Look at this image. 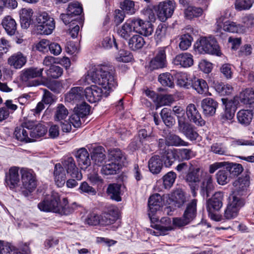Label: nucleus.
<instances>
[{"mask_svg": "<svg viewBox=\"0 0 254 254\" xmlns=\"http://www.w3.org/2000/svg\"><path fill=\"white\" fill-rule=\"evenodd\" d=\"M118 216L110 213H105L100 216V224L108 225L114 223L117 219Z\"/></svg>", "mask_w": 254, "mask_h": 254, "instance_id": "603ef678", "label": "nucleus"}, {"mask_svg": "<svg viewBox=\"0 0 254 254\" xmlns=\"http://www.w3.org/2000/svg\"><path fill=\"white\" fill-rule=\"evenodd\" d=\"M148 204V215L150 221L152 223L157 222L159 220V217L156 214L163 206L162 196L158 193L152 195L149 198Z\"/></svg>", "mask_w": 254, "mask_h": 254, "instance_id": "1a4fd4ad", "label": "nucleus"}, {"mask_svg": "<svg viewBox=\"0 0 254 254\" xmlns=\"http://www.w3.org/2000/svg\"><path fill=\"white\" fill-rule=\"evenodd\" d=\"M37 31L40 34H51L55 28L53 18L50 16L46 11H39L37 14Z\"/></svg>", "mask_w": 254, "mask_h": 254, "instance_id": "7ed1b4c3", "label": "nucleus"}, {"mask_svg": "<svg viewBox=\"0 0 254 254\" xmlns=\"http://www.w3.org/2000/svg\"><path fill=\"white\" fill-rule=\"evenodd\" d=\"M191 87H192L198 94L205 95H210L208 92V86L206 82L199 78H194L191 81Z\"/></svg>", "mask_w": 254, "mask_h": 254, "instance_id": "c756f323", "label": "nucleus"}, {"mask_svg": "<svg viewBox=\"0 0 254 254\" xmlns=\"http://www.w3.org/2000/svg\"><path fill=\"white\" fill-rule=\"evenodd\" d=\"M128 20L132 27V29L133 32L146 37L152 34L153 26L150 22L144 21L139 17H133Z\"/></svg>", "mask_w": 254, "mask_h": 254, "instance_id": "39448f33", "label": "nucleus"}, {"mask_svg": "<svg viewBox=\"0 0 254 254\" xmlns=\"http://www.w3.org/2000/svg\"><path fill=\"white\" fill-rule=\"evenodd\" d=\"M160 115L164 123L166 126L171 127L174 126L175 123V120L171 116L169 109L166 108H163L160 113Z\"/></svg>", "mask_w": 254, "mask_h": 254, "instance_id": "de8ad7c7", "label": "nucleus"}, {"mask_svg": "<svg viewBox=\"0 0 254 254\" xmlns=\"http://www.w3.org/2000/svg\"><path fill=\"white\" fill-rule=\"evenodd\" d=\"M166 144L168 146H187L189 143L181 139L179 136L173 134L169 133L166 137L165 139Z\"/></svg>", "mask_w": 254, "mask_h": 254, "instance_id": "e433bc0d", "label": "nucleus"}, {"mask_svg": "<svg viewBox=\"0 0 254 254\" xmlns=\"http://www.w3.org/2000/svg\"><path fill=\"white\" fill-rule=\"evenodd\" d=\"M226 169L229 172L231 178L238 176L243 170L242 166L240 164L230 163L226 167Z\"/></svg>", "mask_w": 254, "mask_h": 254, "instance_id": "5fc2aeb1", "label": "nucleus"}, {"mask_svg": "<svg viewBox=\"0 0 254 254\" xmlns=\"http://www.w3.org/2000/svg\"><path fill=\"white\" fill-rule=\"evenodd\" d=\"M158 81L164 86L172 87L174 85L173 76L168 72L161 74L158 77Z\"/></svg>", "mask_w": 254, "mask_h": 254, "instance_id": "3c124183", "label": "nucleus"}, {"mask_svg": "<svg viewBox=\"0 0 254 254\" xmlns=\"http://www.w3.org/2000/svg\"><path fill=\"white\" fill-rule=\"evenodd\" d=\"M54 175L56 185L60 188L64 186L66 178L64 168L61 164L58 163L55 165Z\"/></svg>", "mask_w": 254, "mask_h": 254, "instance_id": "a878e982", "label": "nucleus"}, {"mask_svg": "<svg viewBox=\"0 0 254 254\" xmlns=\"http://www.w3.org/2000/svg\"><path fill=\"white\" fill-rule=\"evenodd\" d=\"M108 159L109 161L119 163V165L122 166L126 160V156L120 149L115 148L109 151Z\"/></svg>", "mask_w": 254, "mask_h": 254, "instance_id": "473e14b6", "label": "nucleus"}, {"mask_svg": "<svg viewBox=\"0 0 254 254\" xmlns=\"http://www.w3.org/2000/svg\"><path fill=\"white\" fill-rule=\"evenodd\" d=\"M216 90L221 95H228L232 93L233 87L229 84L221 83L216 86Z\"/></svg>", "mask_w": 254, "mask_h": 254, "instance_id": "774afa93", "label": "nucleus"}, {"mask_svg": "<svg viewBox=\"0 0 254 254\" xmlns=\"http://www.w3.org/2000/svg\"><path fill=\"white\" fill-rule=\"evenodd\" d=\"M78 190L80 193H86L90 195H95L97 193L96 190L85 181L80 184Z\"/></svg>", "mask_w": 254, "mask_h": 254, "instance_id": "052dcab7", "label": "nucleus"}, {"mask_svg": "<svg viewBox=\"0 0 254 254\" xmlns=\"http://www.w3.org/2000/svg\"><path fill=\"white\" fill-rule=\"evenodd\" d=\"M197 199H192L187 204L182 217L173 218V224L176 227L180 228L185 226L195 219L197 213Z\"/></svg>", "mask_w": 254, "mask_h": 254, "instance_id": "f03ea898", "label": "nucleus"}, {"mask_svg": "<svg viewBox=\"0 0 254 254\" xmlns=\"http://www.w3.org/2000/svg\"><path fill=\"white\" fill-rule=\"evenodd\" d=\"M148 166L149 171L152 174H158L162 169V161L158 155H154L149 160Z\"/></svg>", "mask_w": 254, "mask_h": 254, "instance_id": "72a5a7b5", "label": "nucleus"}, {"mask_svg": "<svg viewBox=\"0 0 254 254\" xmlns=\"http://www.w3.org/2000/svg\"><path fill=\"white\" fill-rule=\"evenodd\" d=\"M1 24L8 35L12 36L15 34L17 29V24L11 16L8 15L4 17L2 20Z\"/></svg>", "mask_w": 254, "mask_h": 254, "instance_id": "c85d7f7f", "label": "nucleus"}, {"mask_svg": "<svg viewBox=\"0 0 254 254\" xmlns=\"http://www.w3.org/2000/svg\"><path fill=\"white\" fill-rule=\"evenodd\" d=\"M200 168H190V171L186 177V180L189 183H197L200 181Z\"/></svg>", "mask_w": 254, "mask_h": 254, "instance_id": "8fccbe9b", "label": "nucleus"}, {"mask_svg": "<svg viewBox=\"0 0 254 254\" xmlns=\"http://www.w3.org/2000/svg\"><path fill=\"white\" fill-rule=\"evenodd\" d=\"M250 185V178L248 176L239 178L233 183L234 190L238 194L243 195Z\"/></svg>", "mask_w": 254, "mask_h": 254, "instance_id": "cd10ccee", "label": "nucleus"}, {"mask_svg": "<svg viewBox=\"0 0 254 254\" xmlns=\"http://www.w3.org/2000/svg\"><path fill=\"white\" fill-rule=\"evenodd\" d=\"M27 62V58L21 52H17L11 55L7 60L8 64L15 69L23 67Z\"/></svg>", "mask_w": 254, "mask_h": 254, "instance_id": "4be33fe9", "label": "nucleus"}, {"mask_svg": "<svg viewBox=\"0 0 254 254\" xmlns=\"http://www.w3.org/2000/svg\"><path fill=\"white\" fill-rule=\"evenodd\" d=\"M167 30V28L165 24H160L158 26L154 35L157 42L161 41L165 37Z\"/></svg>", "mask_w": 254, "mask_h": 254, "instance_id": "338daca9", "label": "nucleus"}, {"mask_svg": "<svg viewBox=\"0 0 254 254\" xmlns=\"http://www.w3.org/2000/svg\"><path fill=\"white\" fill-rule=\"evenodd\" d=\"M170 50V47L168 46L159 47L156 50L155 57L150 62L149 68L150 70L162 68L166 66V53Z\"/></svg>", "mask_w": 254, "mask_h": 254, "instance_id": "6e6552de", "label": "nucleus"}, {"mask_svg": "<svg viewBox=\"0 0 254 254\" xmlns=\"http://www.w3.org/2000/svg\"><path fill=\"white\" fill-rule=\"evenodd\" d=\"M25 127H27L25 125L17 127L14 131L15 137L17 140L20 141L32 142L31 137L28 135L30 128L25 129Z\"/></svg>", "mask_w": 254, "mask_h": 254, "instance_id": "f704fd0d", "label": "nucleus"}, {"mask_svg": "<svg viewBox=\"0 0 254 254\" xmlns=\"http://www.w3.org/2000/svg\"><path fill=\"white\" fill-rule=\"evenodd\" d=\"M174 101L173 97L171 95H164L158 96L156 102V109L163 106L170 105Z\"/></svg>", "mask_w": 254, "mask_h": 254, "instance_id": "6e6d98bb", "label": "nucleus"}, {"mask_svg": "<svg viewBox=\"0 0 254 254\" xmlns=\"http://www.w3.org/2000/svg\"><path fill=\"white\" fill-rule=\"evenodd\" d=\"M43 69V68L33 67L26 68L22 71L21 79L29 87L39 85L40 81L34 78L42 76Z\"/></svg>", "mask_w": 254, "mask_h": 254, "instance_id": "20e7f679", "label": "nucleus"}, {"mask_svg": "<svg viewBox=\"0 0 254 254\" xmlns=\"http://www.w3.org/2000/svg\"><path fill=\"white\" fill-rule=\"evenodd\" d=\"M198 52L200 54H209L219 55L220 53L219 46L213 38H202L199 41L197 47Z\"/></svg>", "mask_w": 254, "mask_h": 254, "instance_id": "423d86ee", "label": "nucleus"}, {"mask_svg": "<svg viewBox=\"0 0 254 254\" xmlns=\"http://www.w3.org/2000/svg\"><path fill=\"white\" fill-rule=\"evenodd\" d=\"M21 174L23 187L30 191H32L36 186L33 171L28 169L22 168L21 170Z\"/></svg>", "mask_w": 254, "mask_h": 254, "instance_id": "ddd939ff", "label": "nucleus"}, {"mask_svg": "<svg viewBox=\"0 0 254 254\" xmlns=\"http://www.w3.org/2000/svg\"><path fill=\"white\" fill-rule=\"evenodd\" d=\"M179 47L182 50H187L191 44L193 38L189 34L182 35L180 38Z\"/></svg>", "mask_w": 254, "mask_h": 254, "instance_id": "864d4df0", "label": "nucleus"}, {"mask_svg": "<svg viewBox=\"0 0 254 254\" xmlns=\"http://www.w3.org/2000/svg\"><path fill=\"white\" fill-rule=\"evenodd\" d=\"M29 132L32 142L35 141L36 139L44 136L47 132V128L45 126L39 124L33 128L30 129Z\"/></svg>", "mask_w": 254, "mask_h": 254, "instance_id": "a19ab883", "label": "nucleus"}, {"mask_svg": "<svg viewBox=\"0 0 254 254\" xmlns=\"http://www.w3.org/2000/svg\"><path fill=\"white\" fill-rule=\"evenodd\" d=\"M91 83L101 85L105 90V96L107 97L117 86L114 67L108 64L95 66L78 81V84L80 85H86Z\"/></svg>", "mask_w": 254, "mask_h": 254, "instance_id": "f257e3e1", "label": "nucleus"}, {"mask_svg": "<svg viewBox=\"0 0 254 254\" xmlns=\"http://www.w3.org/2000/svg\"><path fill=\"white\" fill-rule=\"evenodd\" d=\"M159 153L161 155L165 166L167 167L171 166L175 160L176 153L175 150L165 147L159 151Z\"/></svg>", "mask_w": 254, "mask_h": 254, "instance_id": "2f4dec72", "label": "nucleus"}, {"mask_svg": "<svg viewBox=\"0 0 254 254\" xmlns=\"http://www.w3.org/2000/svg\"><path fill=\"white\" fill-rule=\"evenodd\" d=\"M63 72L62 67L57 65L51 66L50 68L46 71V73L49 77L58 78L60 77Z\"/></svg>", "mask_w": 254, "mask_h": 254, "instance_id": "680f3d73", "label": "nucleus"}, {"mask_svg": "<svg viewBox=\"0 0 254 254\" xmlns=\"http://www.w3.org/2000/svg\"><path fill=\"white\" fill-rule=\"evenodd\" d=\"M223 194L217 192L207 201L206 208L208 212L218 211L223 206Z\"/></svg>", "mask_w": 254, "mask_h": 254, "instance_id": "2eb2a0df", "label": "nucleus"}, {"mask_svg": "<svg viewBox=\"0 0 254 254\" xmlns=\"http://www.w3.org/2000/svg\"><path fill=\"white\" fill-rule=\"evenodd\" d=\"M240 101L245 105H251L254 103V90L247 88L242 91L239 95Z\"/></svg>", "mask_w": 254, "mask_h": 254, "instance_id": "4c0bfd02", "label": "nucleus"}, {"mask_svg": "<svg viewBox=\"0 0 254 254\" xmlns=\"http://www.w3.org/2000/svg\"><path fill=\"white\" fill-rule=\"evenodd\" d=\"M186 201V197L182 190H176L169 196V204L172 205L175 208L182 207Z\"/></svg>", "mask_w": 254, "mask_h": 254, "instance_id": "6ab92c4d", "label": "nucleus"}, {"mask_svg": "<svg viewBox=\"0 0 254 254\" xmlns=\"http://www.w3.org/2000/svg\"><path fill=\"white\" fill-rule=\"evenodd\" d=\"M33 10L31 8H23L19 11L21 25L24 29L28 28L31 23Z\"/></svg>", "mask_w": 254, "mask_h": 254, "instance_id": "393cba45", "label": "nucleus"}, {"mask_svg": "<svg viewBox=\"0 0 254 254\" xmlns=\"http://www.w3.org/2000/svg\"><path fill=\"white\" fill-rule=\"evenodd\" d=\"M201 106L203 114L206 116L210 117L215 115L218 104L212 98H206L201 101Z\"/></svg>", "mask_w": 254, "mask_h": 254, "instance_id": "aec40b11", "label": "nucleus"}, {"mask_svg": "<svg viewBox=\"0 0 254 254\" xmlns=\"http://www.w3.org/2000/svg\"><path fill=\"white\" fill-rule=\"evenodd\" d=\"M121 187L118 184H111L108 186L107 193L111 199L117 201L121 200Z\"/></svg>", "mask_w": 254, "mask_h": 254, "instance_id": "ea45409f", "label": "nucleus"}, {"mask_svg": "<svg viewBox=\"0 0 254 254\" xmlns=\"http://www.w3.org/2000/svg\"><path fill=\"white\" fill-rule=\"evenodd\" d=\"M176 7V3L174 0H166L160 2L157 6V16L162 22L170 18Z\"/></svg>", "mask_w": 254, "mask_h": 254, "instance_id": "0eeeda50", "label": "nucleus"}, {"mask_svg": "<svg viewBox=\"0 0 254 254\" xmlns=\"http://www.w3.org/2000/svg\"><path fill=\"white\" fill-rule=\"evenodd\" d=\"M63 168L66 170V173L71 177L80 180L82 178L81 174L78 171L74 160L72 157H67L62 162Z\"/></svg>", "mask_w": 254, "mask_h": 254, "instance_id": "f3484780", "label": "nucleus"}, {"mask_svg": "<svg viewBox=\"0 0 254 254\" xmlns=\"http://www.w3.org/2000/svg\"><path fill=\"white\" fill-rule=\"evenodd\" d=\"M67 11L68 12V14H70L74 18L82 13V8L77 2L70 3L67 8Z\"/></svg>", "mask_w": 254, "mask_h": 254, "instance_id": "13d9d810", "label": "nucleus"}, {"mask_svg": "<svg viewBox=\"0 0 254 254\" xmlns=\"http://www.w3.org/2000/svg\"><path fill=\"white\" fill-rule=\"evenodd\" d=\"M104 149L99 147L94 150L91 155V158L94 163L98 166H101L105 161L106 156L103 153Z\"/></svg>", "mask_w": 254, "mask_h": 254, "instance_id": "37998d69", "label": "nucleus"}, {"mask_svg": "<svg viewBox=\"0 0 254 254\" xmlns=\"http://www.w3.org/2000/svg\"><path fill=\"white\" fill-rule=\"evenodd\" d=\"M19 181L18 168L17 167H11L8 172L5 173V182L6 186L11 190L13 189L18 186Z\"/></svg>", "mask_w": 254, "mask_h": 254, "instance_id": "dca6fc26", "label": "nucleus"}, {"mask_svg": "<svg viewBox=\"0 0 254 254\" xmlns=\"http://www.w3.org/2000/svg\"><path fill=\"white\" fill-rule=\"evenodd\" d=\"M79 166L82 169H86L91 164L89 154L84 148L78 149L75 154Z\"/></svg>", "mask_w": 254, "mask_h": 254, "instance_id": "5701e85b", "label": "nucleus"}, {"mask_svg": "<svg viewBox=\"0 0 254 254\" xmlns=\"http://www.w3.org/2000/svg\"><path fill=\"white\" fill-rule=\"evenodd\" d=\"M226 100L225 99H222L223 103L226 104L225 105V111L223 118L228 120H231L235 115V107L232 105V103L230 102L225 103L224 101Z\"/></svg>", "mask_w": 254, "mask_h": 254, "instance_id": "4d7b16f0", "label": "nucleus"}, {"mask_svg": "<svg viewBox=\"0 0 254 254\" xmlns=\"http://www.w3.org/2000/svg\"><path fill=\"white\" fill-rule=\"evenodd\" d=\"M63 204L64 205H61L59 204V209L60 210L58 212L67 215L74 211L75 205L74 204L70 206L67 205V200L65 198H63Z\"/></svg>", "mask_w": 254, "mask_h": 254, "instance_id": "e2e57ef3", "label": "nucleus"}, {"mask_svg": "<svg viewBox=\"0 0 254 254\" xmlns=\"http://www.w3.org/2000/svg\"><path fill=\"white\" fill-rule=\"evenodd\" d=\"M86 99L90 103H95L100 101L104 95L102 89L97 85H91L86 87L84 91Z\"/></svg>", "mask_w": 254, "mask_h": 254, "instance_id": "4468645a", "label": "nucleus"}, {"mask_svg": "<svg viewBox=\"0 0 254 254\" xmlns=\"http://www.w3.org/2000/svg\"><path fill=\"white\" fill-rule=\"evenodd\" d=\"M224 17L221 16L217 19L216 28L217 32L223 29L225 31L232 33H242L244 31L243 26L232 21H227L223 23Z\"/></svg>", "mask_w": 254, "mask_h": 254, "instance_id": "9b49d317", "label": "nucleus"}, {"mask_svg": "<svg viewBox=\"0 0 254 254\" xmlns=\"http://www.w3.org/2000/svg\"><path fill=\"white\" fill-rule=\"evenodd\" d=\"M186 114L188 119L195 125L202 127L205 125V121L202 118L194 104H190L188 105L186 108Z\"/></svg>", "mask_w": 254, "mask_h": 254, "instance_id": "f8f14e48", "label": "nucleus"}, {"mask_svg": "<svg viewBox=\"0 0 254 254\" xmlns=\"http://www.w3.org/2000/svg\"><path fill=\"white\" fill-rule=\"evenodd\" d=\"M229 172L226 168L219 170L216 174L217 183L220 185H225L228 183L232 178Z\"/></svg>", "mask_w": 254, "mask_h": 254, "instance_id": "49530a36", "label": "nucleus"}, {"mask_svg": "<svg viewBox=\"0 0 254 254\" xmlns=\"http://www.w3.org/2000/svg\"><path fill=\"white\" fill-rule=\"evenodd\" d=\"M253 1L252 0H236L235 1V8L238 10L249 9L253 5Z\"/></svg>", "mask_w": 254, "mask_h": 254, "instance_id": "0e129e2a", "label": "nucleus"}, {"mask_svg": "<svg viewBox=\"0 0 254 254\" xmlns=\"http://www.w3.org/2000/svg\"><path fill=\"white\" fill-rule=\"evenodd\" d=\"M68 112L63 104H58L55 109L54 119L55 121H60L64 120L68 116Z\"/></svg>", "mask_w": 254, "mask_h": 254, "instance_id": "09e8293b", "label": "nucleus"}, {"mask_svg": "<svg viewBox=\"0 0 254 254\" xmlns=\"http://www.w3.org/2000/svg\"><path fill=\"white\" fill-rule=\"evenodd\" d=\"M128 20H127L117 31L119 36L126 40L128 39L132 35V30Z\"/></svg>", "mask_w": 254, "mask_h": 254, "instance_id": "79ce46f5", "label": "nucleus"}, {"mask_svg": "<svg viewBox=\"0 0 254 254\" xmlns=\"http://www.w3.org/2000/svg\"><path fill=\"white\" fill-rule=\"evenodd\" d=\"M244 205V200L235 195L230 198V202L224 212L225 219L230 220L237 217L240 208Z\"/></svg>", "mask_w": 254, "mask_h": 254, "instance_id": "9d476101", "label": "nucleus"}, {"mask_svg": "<svg viewBox=\"0 0 254 254\" xmlns=\"http://www.w3.org/2000/svg\"><path fill=\"white\" fill-rule=\"evenodd\" d=\"M173 63L184 67H190L193 64L192 56L189 53L179 54L173 59Z\"/></svg>", "mask_w": 254, "mask_h": 254, "instance_id": "412c9836", "label": "nucleus"}, {"mask_svg": "<svg viewBox=\"0 0 254 254\" xmlns=\"http://www.w3.org/2000/svg\"><path fill=\"white\" fill-rule=\"evenodd\" d=\"M83 95V89L81 87L72 88L65 95V100L67 102H76L81 100Z\"/></svg>", "mask_w": 254, "mask_h": 254, "instance_id": "7c9ffc66", "label": "nucleus"}, {"mask_svg": "<svg viewBox=\"0 0 254 254\" xmlns=\"http://www.w3.org/2000/svg\"><path fill=\"white\" fill-rule=\"evenodd\" d=\"M178 129L190 140H195L198 137V134L195 130V127L185 121H179Z\"/></svg>", "mask_w": 254, "mask_h": 254, "instance_id": "a211bd4d", "label": "nucleus"}, {"mask_svg": "<svg viewBox=\"0 0 254 254\" xmlns=\"http://www.w3.org/2000/svg\"><path fill=\"white\" fill-rule=\"evenodd\" d=\"M176 174L175 172L171 171L168 172L163 177V185L165 189L170 188L175 181Z\"/></svg>", "mask_w": 254, "mask_h": 254, "instance_id": "bf43d9fd", "label": "nucleus"}, {"mask_svg": "<svg viewBox=\"0 0 254 254\" xmlns=\"http://www.w3.org/2000/svg\"><path fill=\"white\" fill-rule=\"evenodd\" d=\"M253 114L251 110H242L237 114L238 122L242 125L247 126L251 122Z\"/></svg>", "mask_w": 254, "mask_h": 254, "instance_id": "58836bf2", "label": "nucleus"}, {"mask_svg": "<svg viewBox=\"0 0 254 254\" xmlns=\"http://www.w3.org/2000/svg\"><path fill=\"white\" fill-rule=\"evenodd\" d=\"M145 42L143 38L138 35H135L129 39L128 44L129 48L133 51L141 49Z\"/></svg>", "mask_w": 254, "mask_h": 254, "instance_id": "c03bdc74", "label": "nucleus"}, {"mask_svg": "<svg viewBox=\"0 0 254 254\" xmlns=\"http://www.w3.org/2000/svg\"><path fill=\"white\" fill-rule=\"evenodd\" d=\"M202 12L203 10L200 7L189 6L185 10L184 14L187 19H191L201 16Z\"/></svg>", "mask_w": 254, "mask_h": 254, "instance_id": "a18cd8bd", "label": "nucleus"}, {"mask_svg": "<svg viewBox=\"0 0 254 254\" xmlns=\"http://www.w3.org/2000/svg\"><path fill=\"white\" fill-rule=\"evenodd\" d=\"M156 227H157L159 229L160 231L157 232L159 234H164V235H167L168 233L174 230V226L173 220L172 221L171 218L168 217H162L158 224H155Z\"/></svg>", "mask_w": 254, "mask_h": 254, "instance_id": "bb28decb", "label": "nucleus"}, {"mask_svg": "<svg viewBox=\"0 0 254 254\" xmlns=\"http://www.w3.org/2000/svg\"><path fill=\"white\" fill-rule=\"evenodd\" d=\"M122 167L119 163H116L113 161H109V160L106 162L101 169V173L105 175L116 174L119 169Z\"/></svg>", "mask_w": 254, "mask_h": 254, "instance_id": "c9c22d12", "label": "nucleus"}, {"mask_svg": "<svg viewBox=\"0 0 254 254\" xmlns=\"http://www.w3.org/2000/svg\"><path fill=\"white\" fill-rule=\"evenodd\" d=\"M59 200L58 198L52 199L50 201L44 200L38 204V206L39 209L43 211L58 212L60 210Z\"/></svg>", "mask_w": 254, "mask_h": 254, "instance_id": "b1692460", "label": "nucleus"}, {"mask_svg": "<svg viewBox=\"0 0 254 254\" xmlns=\"http://www.w3.org/2000/svg\"><path fill=\"white\" fill-rule=\"evenodd\" d=\"M178 84L187 89L191 87V81L188 78V75L186 73H182L178 78Z\"/></svg>", "mask_w": 254, "mask_h": 254, "instance_id": "69168bd1", "label": "nucleus"}]
</instances>
